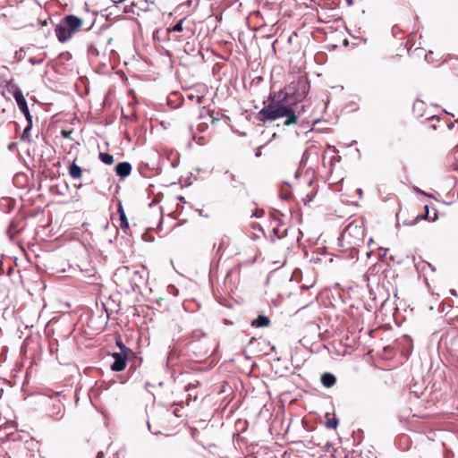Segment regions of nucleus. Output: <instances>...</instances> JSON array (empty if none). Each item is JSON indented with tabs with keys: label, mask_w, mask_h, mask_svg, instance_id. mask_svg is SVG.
Instances as JSON below:
<instances>
[{
	"label": "nucleus",
	"mask_w": 458,
	"mask_h": 458,
	"mask_svg": "<svg viewBox=\"0 0 458 458\" xmlns=\"http://www.w3.org/2000/svg\"><path fill=\"white\" fill-rule=\"evenodd\" d=\"M314 196H315V192L313 191L307 193L306 196L302 198L304 204L306 205V204L310 203V201H312Z\"/></svg>",
	"instance_id": "4be33fe9"
},
{
	"label": "nucleus",
	"mask_w": 458,
	"mask_h": 458,
	"mask_svg": "<svg viewBox=\"0 0 458 458\" xmlns=\"http://www.w3.org/2000/svg\"><path fill=\"white\" fill-rule=\"evenodd\" d=\"M103 457H104V453L102 451L98 452L97 454V458H103Z\"/></svg>",
	"instance_id": "cd10ccee"
},
{
	"label": "nucleus",
	"mask_w": 458,
	"mask_h": 458,
	"mask_svg": "<svg viewBox=\"0 0 458 458\" xmlns=\"http://www.w3.org/2000/svg\"><path fill=\"white\" fill-rule=\"evenodd\" d=\"M205 112L208 114V120H209L212 123H216V122L218 120V118H216V117L215 116V114H216L215 111L206 110ZM216 114H218V113H216Z\"/></svg>",
	"instance_id": "5701e85b"
},
{
	"label": "nucleus",
	"mask_w": 458,
	"mask_h": 458,
	"mask_svg": "<svg viewBox=\"0 0 458 458\" xmlns=\"http://www.w3.org/2000/svg\"><path fill=\"white\" fill-rule=\"evenodd\" d=\"M188 98L191 101H196V103L198 105H202L204 103V100H205V97L204 96H199V95H193V94H189L188 95Z\"/></svg>",
	"instance_id": "aec40b11"
},
{
	"label": "nucleus",
	"mask_w": 458,
	"mask_h": 458,
	"mask_svg": "<svg viewBox=\"0 0 458 458\" xmlns=\"http://www.w3.org/2000/svg\"><path fill=\"white\" fill-rule=\"evenodd\" d=\"M426 104L424 101L417 99L412 106V113L416 117H423L425 115Z\"/></svg>",
	"instance_id": "9b49d317"
},
{
	"label": "nucleus",
	"mask_w": 458,
	"mask_h": 458,
	"mask_svg": "<svg viewBox=\"0 0 458 458\" xmlns=\"http://www.w3.org/2000/svg\"><path fill=\"white\" fill-rule=\"evenodd\" d=\"M262 214H263V210H260L259 215H257V216H262Z\"/></svg>",
	"instance_id": "7c9ffc66"
},
{
	"label": "nucleus",
	"mask_w": 458,
	"mask_h": 458,
	"mask_svg": "<svg viewBox=\"0 0 458 458\" xmlns=\"http://www.w3.org/2000/svg\"><path fill=\"white\" fill-rule=\"evenodd\" d=\"M336 382L335 377L331 373H324L321 376V383L326 387H332Z\"/></svg>",
	"instance_id": "4468645a"
},
{
	"label": "nucleus",
	"mask_w": 458,
	"mask_h": 458,
	"mask_svg": "<svg viewBox=\"0 0 458 458\" xmlns=\"http://www.w3.org/2000/svg\"><path fill=\"white\" fill-rule=\"evenodd\" d=\"M208 125L207 122H201L198 124L197 130L200 132L205 131L208 129Z\"/></svg>",
	"instance_id": "b1692460"
},
{
	"label": "nucleus",
	"mask_w": 458,
	"mask_h": 458,
	"mask_svg": "<svg viewBox=\"0 0 458 458\" xmlns=\"http://www.w3.org/2000/svg\"><path fill=\"white\" fill-rule=\"evenodd\" d=\"M270 319L264 315H259L256 319L251 322L253 327H267L270 326Z\"/></svg>",
	"instance_id": "ddd939ff"
},
{
	"label": "nucleus",
	"mask_w": 458,
	"mask_h": 458,
	"mask_svg": "<svg viewBox=\"0 0 458 458\" xmlns=\"http://www.w3.org/2000/svg\"><path fill=\"white\" fill-rule=\"evenodd\" d=\"M199 386V382L196 381L194 384L193 383H190L186 387H185V390L186 391H190V389L191 387H197Z\"/></svg>",
	"instance_id": "bb28decb"
},
{
	"label": "nucleus",
	"mask_w": 458,
	"mask_h": 458,
	"mask_svg": "<svg viewBox=\"0 0 458 458\" xmlns=\"http://www.w3.org/2000/svg\"><path fill=\"white\" fill-rule=\"evenodd\" d=\"M343 242L352 250L363 245L364 229L361 226L350 224L342 233Z\"/></svg>",
	"instance_id": "7ed1b4c3"
},
{
	"label": "nucleus",
	"mask_w": 458,
	"mask_h": 458,
	"mask_svg": "<svg viewBox=\"0 0 458 458\" xmlns=\"http://www.w3.org/2000/svg\"><path fill=\"white\" fill-rule=\"evenodd\" d=\"M69 174L73 180H79L82 176V169L75 161H73L68 167Z\"/></svg>",
	"instance_id": "f8f14e48"
},
{
	"label": "nucleus",
	"mask_w": 458,
	"mask_h": 458,
	"mask_svg": "<svg viewBox=\"0 0 458 458\" xmlns=\"http://www.w3.org/2000/svg\"><path fill=\"white\" fill-rule=\"evenodd\" d=\"M112 357L114 361L111 365V369L119 372L125 369L127 361L136 359V354L132 350H126L125 352H114Z\"/></svg>",
	"instance_id": "20e7f679"
},
{
	"label": "nucleus",
	"mask_w": 458,
	"mask_h": 458,
	"mask_svg": "<svg viewBox=\"0 0 458 458\" xmlns=\"http://www.w3.org/2000/svg\"><path fill=\"white\" fill-rule=\"evenodd\" d=\"M116 345L120 348L121 352H125L126 350H131L130 348L126 347L124 344L123 343L120 336H118L115 340Z\"/></svg>",
	"instance_id": "412c9836"
},
{
	"label": "nucleus",
	"mask_w": 458,
	"mask_h": 458,
	"mask_svg": "<svg viewBox=\"0 0 458 458\" xmlns=\"http://www.w3.org/2000/svg\"><path fill=\"white\" fill-rule=\"evenodd\" d=\"M117 212L120 217L119 227L124 233H128L130 232V225L125 212L123 210V205L121 203L118 204Z\"/></svg>",
	"instance_id": "0eeeda50"
},
{
	"label": "nucleus",
	"mask_w": 458,
	"mask_h": 458,
	"mask_svg": "<svg viewBox=\"0 0 458 458\" xmlns=\"http://www.w3.org/2000/svg\"><path fill=\"white\" fill-rule=\"evenodd\" d=\"M310 90L309 81L301 77L297 81L291 82L281 94L284 96L280 99L273 98L271 102L265 106L256 114V119L263 124L267 122H273L282 117H286L284 124L290 126L298 123V118L304 112L305 106L301 103Z\"/></svg>",
	"instance_id": "f257e3e1"
},
{
	"label": "nucleus",
	"mask_w": 458,
	"mask_h": 458,
	"mask_svg": "<svg viewBox=\"0 0 458 458\" xmlns=\"http://www.w3.org/2000/svg\"><path fill=\"white\" fill-rule=\"evenodd\" d=\"M186 22V18H183L182 20H180L171 30L170 31H173V32H183V35L180 36L178 38V40L182 41L187 38L190 37V33L191 32V30L187 27V26H184Z\"/></svg>",
	"instance_id": "423d86ee"
},
{
	"label": "nucleus",
	"mask_w": 458,
	"mask_h": 458,
	"mask_svg": "<svg viewBox=\"0 0 458 458\" xmlns=\"http://www.w3.org/2000/svg\"><path fill=\"white\" fill-rule=\"evenodd\" d=\"M99 159L106 165H112L114 163V157L108 153H99Z\"/></svg>",
	"instance_id": "6ab92c4d"
},
{
	"label": "nucleus",
	"mask_w": 458,
	"mask_h": 458,
	"mask_svg": "<svg viewBox=\"0 0 458 458\" xmlns=\"http://www.w3.org/2000/svg\"><path fill=\"white\" fill-rule=\"evenodd\" d=\"M82 23V20L75 15L64 16L55 29L59 42L65 43L71 39L75 33L81 30Z\"/></svg>",
	"instance_id": "f03ea898"
},
{
	"label": "nucleus",
	"mask_w": 458,
	"mask_h": 458,
	"mask_svg": "<svg viewBox=\"0 0 458 458\" xmlns=\"http://www.w3.org/2000/svg\"><path fill=\"white\" fill-rule=\"evenodd\" d=\"M61 134L64 138L69 139L71 138V135L72 134V130H62Z\"/></svg>",
	"instance_id": "a878e982"
},
{
	"label": "nucleus",
	"mask_w": 458,
	"mask_h": 458,
	"mask_svg": "<svg viewBox=\"0 0 458 458\" xmlns=\"http://www.w3.org/2000/svg\"><path fill=\"white\" fill-rule=\"evenodd\" d=\"M417 218H420V219H425V220H428V221H436L437 219V214L436 211L433 212V216H430L429 214V208H428V206L426 205L424 207V213L421 214V215H419L417 216Z\"/></svg>",
	"instance_id": "2eb2a0df"
},
{
	"label": "nucleus",
	"mask_w": 458,
	"mask_h": 458,
	"mask_svg": "<svg viewBox=\"0 0 458 458\" xmlns=\"http://www.w3.org/2000/svg\"><path fill=\"white\" fill-rule=\"evenodd\" d=\"M88 51L89 54L94 55H98V54H99L97 47L93 45L89 46Z\"/></svg>",
	"instance_id": "393cba45"
},
{
	"label": "nucleus",
	"mask_w": 458,
	"mask_h": 458,
	"mask_svg": "<svg viewBox=\"0 0 458 458\" xmlns=\"http://www.w3.org/2000/svg\"><path fill=\"white\" fill-rule=\"evenodd\" d=\"M13 98L16 100V103L19 106V109L23 113V114L26 117L27 122L30 123L32 115L30 113V110L28 108L27 101L25 97L23 96L22 92L20 89H16L13 92Z\"/></svg>",
	"instance_id": "39448f33"
},
{
	"label": "nucleus",
	"mask_w": 458,
	"mask_h": 458,
	"mask_svg": "<svg viewBox=\"0 0 458 458\" xmlns=\"http://www.w3.org/2000/svg\"><path fill=\"white\" fill-rule=\"evenodd\" d=\"M31 128H32V121L30 122V123L28 122L27 126L24 128L22 134L21 136V140L27 141V142L31 141V137H30V133Z\"/></svg>",
	"instance_id": "f3484780"
},
{
	"label": "nucleus",
	"mask_w": 458,
	"mask_h": 458,
	"mask_svg": "<svg viewBox=\"0 0 458 458\" xmlns=\"http://www.w3.org/2000/svg\"><path fill=\"white\" fill-rule=\"evenodd\" d=\"M272 241H275L276 239H283L287 235V228L284 225L277 222V225L274 226L272 230Z\"/></svg>",
	"instance_id": "1a4fd4ad"
},
{
	"label": "nucleus",
	"mask_w": 458,
	"mask_h": 458,
	"mask_svg": "<svg viewBox=\"0 0 458 458\" xmlns=\"http://www.w3.org/2000/svg\"><path fill=\"white\" fill-rule=\"evenodd\" d=\"M291 198V194L290 193H285L284 196H283V199H289Z\"/></svg>",
	"instance_id": "c85d7f7f"
},
{
	"label": "nucleus",
	"mask_w": 458,
	"mask_h": 458,
	"mask_svg": "<svg viewBox=\"0 0 458 458\" xmlns=\"http://www.w3.org/2000/svg\"><path fill=\"white\" fill-rule=\"evenodd\" d=\"M338 426V420L335 416H331L330 413L326 414V427L327 428L335 429Z\"/></svg>",
	"instance_id": "dca6fc26"
},
{
	"label": "nucleus",
	"mask_w": 458,
	"mask_h": 458,
	"mask_svg": "<svg viewBox=\"0 0 458 458\" xmlns=\"http://www.w3.org/2000/svg\"><path fill=\"white\" fill-rule=\"evenodd\" d=\"M428 127H430L433 130L441 128L443 125H446L448 130H451L454 126V123L447 124L445 123H442V121L438 117L434 116V115L428 117Z\"/></svg>",
	"instance_id": "9d476101"
},
{
	"label": "nucleus",
	"mask_w": 458,
	"mask_h": 458,
	"mask_svg": "<svg viewBox=\"0 0 458 458\" xmlns=\"http://www.w3.org/2000/svg\"><path fill=\"white\" fill-rule=\"evenodd\" d=\"M114 2H117V3H123V2H125L126 0H113Z\"/></svg>",
	"instance_id": "c756f323"
},
{
	"label": "nucleus",
	"mask_w": 458,
	"mask_h": 458,
	"mask_svg": "<svg viewBox=\"0 0 458 458\" xmlns=\"http://www.w3.org/2000/svg\"><path fill=\"white\" fill-rule=\"evenodd\" d=\"M240 272H241V269H240V267H239V266L233 267V268H231V269L227 272V275H226V277H225V281H226V282L231 281V278H232V276H235L239 279V277H240Z\"/></svg>",
	"instance_id": "a211bd4d"
},
{
	"label": "nucleus",
	"mask_w": 458,
	"mask_h": 458,
	"mask_svg": "<svg viewBox=\"0 0 458 458\" xmlns=\"http://www.w3.org/2000/svg\"><path fill=\"white\" fill-rule=\"evenodd\" d=\"M115 174L120 177H127L131 172V165L129 162H121L116 165Z\"/></svg>",
	"instance_id": "6e6552de"
}]
</instances>
